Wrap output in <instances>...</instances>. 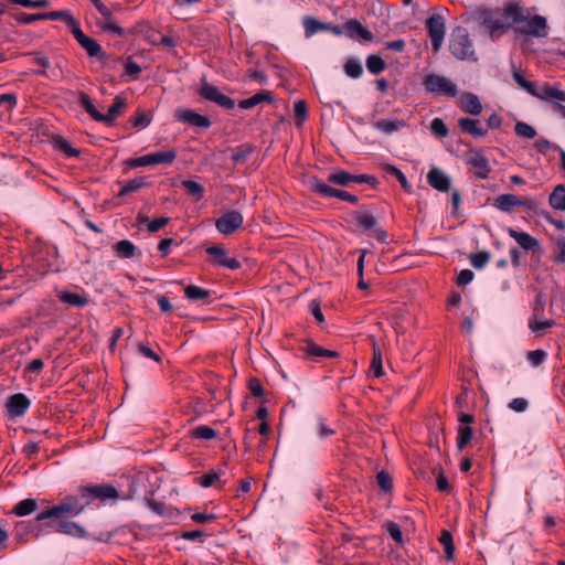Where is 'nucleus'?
<instances>
[{
  "label": "nucleus",
  "instance_id": "393cba45",
  "mask_svg": "<svg viewBox=\"0 0 565 565\" xmlns=\"http://www.w3.org/2000/svg\"><path fill=\"white\" fill-rule=\"evenodd\" d=\"M508 234L525 250H535L540 247V242L529 233L519 232L510 227L508 228Z\"/></svg>",
  "mask_w": 565,
  "mask_h": 565
},
{
  "label": "nucleus",
  "instance_id": "0eeeda50",
  "mask_svg": "<svg viewBox=\"0 0 565 565\" xmlns=\"http://www.w3.org/2000/svg\"><path fill=\"white\" fill-rule=\"evenodd\" d=\"M309 189L323 198H338L350 203H356L358 196L347 191L334 189L318 178H311Z\"/></svg>",
  "mask_w": 565,
  "mask_h": 565
},
{
  "label": "nucleus",
  "instance_id": "c03bdc74",
  "mask_svg": "<svg viewBox=\"0 0 565 565\" xmlns=\"http://www.w3.org/2000/svg\"><path fill=\"white\" fill-rule=\"evenodd\" d=\"M439 542L444 546L447 561H452L455 556V545L451 533L447 530H443L439 536Z\"/></svg>",
  "mask_w": 565,
  "mask_h": 565
},
{
  "label": "nucleus",
  "instance_id": "de8ad7c7",
  "mask_svg": "<svg viewBox=\"0 0 565 565\" xmlns=\"http://www.w3.org/2000/svg\"><path fill=\"white\" fill-rule=\"evenodd\" d=\"M191 436L196 439L212 440L217 437V431L209 426L201 425L191 430Z\"/></svg>",
  "mask_w": 565,
  "mask_h": 565
},
{
  "label": "nucleus",
  "instance_id": "473e14b6",
  "mask_svg": "<svg viewBox=\"0 0 565 565\" xmlns=\"http://www.w3.org/2000/svg\"><path fill=\"white\" fill-rule=\"evenodd\" d=\"M38 501L35 499H24L18 502L11 513L17 516H25L38 510Z\"/></svg>",
  "mask_w": 565,
  "mask_h": 565
},
{
  "label": "nucleus",
  "instance_id": "bb28decb",
  "mask_svg": "<svg viewBox=\"0 0 565 565\" xmlns=\"http://www.w3.org/2000/svg\"><path fill=\"white\" fill-rule=\"evenodd\" d=\"M57 532L75 537L87 536V532L82 525L73 521H67L65 518L58 521Z\"/></svg>",
  "mask_w": 565,
  "mask_h": 565
},
{
  "label": "nucleus",
  "instance_id": "338daca9",
  "mask_svg": "<svg viewBox=\"0 0 565 565\" xmlns=\"http://www.w3.org/2000/svg\"><path fill=\"white\" fill-rule=\"evenodd\" d=\"M547 354L544 350H534L527 353V360L533 366H540L546 359Z\"/></svg>",
  "mask_w": 565,
  "mask_h": 565
},
{
  "label": "nucleus",
  "instance_id": "cd10ccee",
  "mask_svg": "<svg viewBox=\"0 0 565 565\" xmlns=\"http://www.w3.org/2000/svg\"><path fill=\"white\" fill-rule=\"evenodd\" d=\"M302 350H303V352L307 355L312 356V358H329V359H333V358H338L339 356V352L333 351V350L324 349V348L316 344L312 341H308L306 343V345L302 348Z\"/></svg>",
  "mask_w": 565,
  "mask_h": 565
},
{
  "label": "nucleus",
  "instance_id": "f8f14e48",
  "mask_svg": "<svg viewBox=\"0 0 565 565\" xmlns=\"http://www.w3.org/2000/svg\"><path fill=\"white\" fill-rule=\"evenodd\" d=\"M466 163L469 166V172L477 179H487L491 172L489 160L480 150H472Z\"/></svg>",
  "mask_w": 565,
  "mask_h": 565
},
{
  "label": "nucleus",
  "instance_id": "9d476101",
  "mask_svg": "<svg viewBox=\"0 0 565 565\" xmlns=\"http://www.w3.org/2000/svg\"><path fill=\"white\" fill-rule=\"evenodd\" d=\"M79 513H82V511L73 495H67L58 504L44 510V515L50 516V519H64L66 516L78 515Z\"/></svg>",
  "mask_w": 565,
  "mask_h": 565
},
{
  "label": "nucleus",
  "instance_id": "2f4dec72",
  "mask_svg": "<svg viewBox=\"0 0 565 565\" xmlns=\"http://www.w3.org/2000/svg\"><path fill=\"white\" fill-rule=\"evenodd\" d=\"M44 20H62L67 24L72 33L74 32L75 28L79 25L73 15L67 11L44 12Z\"/></svg>",
  "mask_w": 565,
  "mask_h": 565
},
{
  "label": "nucleus",
  "instance_id": "69168bd1",
  "mask_svg": "<svg viewBox=\"0 0 565 565\" xmlns=\"http://www.w3.org/2000/svg\"><path fill=\"white\" fill-rule=\"evenodd\" d=\"M17 22L21 24H30L34 21L44 20V12L43 13H25L20 12L15 15Z\"/></svg>",
  "mask_w": 565,
  "mask_h": 565
},
{
  "label": "nucleus",
  "instance_id": "7ed1b4c3",
  "mask_svg": "<svg viewBox=\"0 0 565 565\" xmlns=\"http://www.w3.org/2000/svg\"><path fill=\"white\" fill-rule=\"evenodd\" d=\"M449 50L451 54L458 60L477 61L475 51L472 49V42L469 39V34L466 29L458 28L454 31L449 42Z\"/></svg>",
  "mask_w": 565,
  "mask_h": 565
},
{
  "label": "nucleus",
  "instance_id": "e433bc0d",
  "mask_svg": "<svg viewBox=\"0 0 565 565\" xmlns=\"http://www.w3.org/2000/svg\"><path fill=\"white\" fill-rule=\"evenodd\" d=\"M377 220L374 215L369 213L356 212L355 225L363 231H373L376 227Z\"/></svg>",
  "mask_w": 565,
  "mask_h": 565
},
{
  "label": "nucleus",
  "instance_id": "13d9d810",
  "mask_svg": "<svg viewBox=\"0 0 565 565\" xmlns=\"http://www.w3.org/2000/svg\"><path fill=\"white\" fill-rule=\"evenodd\" d=\"M490 258H491V256H490L489 252L480 250L470 256V263L475 268L481 269L488 264Z\"/></svg>",
  "mask_w": 565,
  "mask_h": 565
},
{
  "label": "nucleus",
  "instance_id": "a18cd8bd",
  "mask_svg": "<svg viewBox=\"0 0 565 565\" xmlns=\"http://www.w3.org/2000/svg\"><path fill=\"white\" fill-rule=\"evenodd\" d=\"M512 76L515 83L522 89L526 90L530 95L536 94V84L534 82L527 81L520 70H513Z\"/></svg>",
  "mask_w": 565,
  "mask_h": 565
},
{
  "label": "nucleus",
  "instance_id": "a19ab883",
  "mask_svg": "<svg viewBox=\"0 0 565 565\" xmlns=\"http://www.w3.org/2000/svg\"><path fill=\"white\" fill-rule=\"evenodd\" d=\"M53 146L55 149L65 153L67 157H77L79 156V150L72 147L71 143L62 136L53 137Z\"/></svg>",
  "mask_w": 565,
  "mask_h": 565
},
{
  "label": "nucleus",
  "instance_id": "603ef678",
  "mask_svg": "<svg viewBox=\"0 0 565 565\" xmlns=\"http://www.w3.org/2000/svg\"><path fill=\"white\" fill-rule=\"evenodd\" d=\"M146 185L145 178H135L126 182L118 193V196H125L129 193L136 192Z\"/></svg>",
  "mask_w": 565,
  "mask_h": 565
},
{
  "label": "nucleus",
  "instance_id": "5701e85b",
  "mask_svg": "<svg viewBox=\"0 0 565 565\" xmlns=\"http://www.w3.org/2000/svg\"><path fill=\"white\" fill-rule=\"evenodd\" d=\"M24 55H32L33 62L41 66L40 70L34 71L33 73L39 76L52 77L57 76L56 68L51 66L50 58L43 55L40 52H28Z\"/></svg>",
  "mask_w": 565,
  "mask_h": 565
},
{
  "label": "nucleus",
  "instance_id": "ddd939ff",
  "mask_svg": "<svg viewBox=\"0 0 565 565\" xmlns=\"http://www.w3.org/2000/svg\"><path fill=\"white\" fill-rule=\"evenodd\" d=\"M92 3L95 6V8L98 10L100 15L103 17V20L97 22V25L106 31L117 34L118 36L125 35V30L119 26L114 20H113V12L109 8H107L102 0H90Z\"/></svg>",
  "mask_w": 565,
  "mask_h": 565
},
{
  "label": "nucleus",
  "instance_id": "6e6552de",
  "mask_svg": "<svg viewBox=\"0 0 565 565\" xmlns=\"http://www.w3.org/2000/svg\"><path fill=\"white\" fill-rule=\"evenodd\" d=\"M177 157L175 150L160 151L148 153L142 157L129 159L127 164L130 168L153 166V164H170Z\"/></svg>",
  "mask_w": 565,
  "mask_h": 565
},
{
  "label": "nucleus",
  "instance_id": "1a4fd4ad",
  "mask_svg": "<svg viewBox=\"0 0 565 565\" xmlns=\"http://www.w3.org/2000/svg\"><path fill=\"white\" fill-rule=\"evenodd\" d=\"M198 94L203 99L213 102L225 109H233L235 107V102L232 98L221 93L216 86L209 83L205 78L202 79Z\"/></svg>",
  "mask_w": 565,
  "mask_h": 565
},
{
  "label": "nucleus",
  "instance_id": "dca6fc26",
  "mask_svg": "<svg viewBox=\"0 0 565 565\" xmlns=\"http://www.w3.org/2000/svg\"><path fill=\"white\" fill-rule=\"evenodd\" d=\"M206 253L213 257L215 266L226 267L232 270L241 268V262L234 257H228L225 248L221 245L207 247Z\"/></svg>",
  "mask_w": 565,
  "mask_h": 565
},
{
  "label": "nucleus",
  "instance_id": "423d86ee",
  "mask_svg": "<svg viewBox=\"0 0 565 565\" xmlns=\"http://www.w3.org/2000/svg\"><path fill=\"white\" fill-rule=\"evenodd\" d=\"M423 86L427 93L455 97L458 88L449 78L438 74H427L423 78Z\"/></svg>",
  "mask_w": 565,
  "mask_h": 565
},
{
  "label": "nucleus",
  "instance_id": "79ce46f5",
  "mask_svg": "<svg viewBox=\"0 0 565 565\" xmlns=\"http://www.w3.org/2000/svg\"><path fill=\"white\" fill-rule=\"evenodd\" d=\"M114 252L120 258H131L135 255L136 246L128 239H121L114 245Z\"/></svg>",
  "mask_w": 565,
  "mask_h": 565
},
{
  "label": "nucleus",
  "instance_id": "a878e982",
  "mask_svg": "<svg viewBox=\"0 0 565 565\" xmlns=\"http://www.w3.org/2000/svg\"><path fill=\"white\" fill-rule=\"evenodd\" d=\"M460 108L472 116H478L482 111V105L479 97L472 93H463L461 95Z\"/></svg>",
  "mask_w": 565,
  "mask_h": 565
},
{
  "label": "nucleus",
  "instance_id": "20e7f679",
  "mask_svg": "<svg viewBox=\"0 0 565 565\" xmlns=\"http://www.w3.org/2000/svg\"><path fill=\"white\" fill-rule=\"evenodd\" d=\"M493 205L504 212L510 213L514 207H523L539 214V202L530 196L520 198L515 194H500L494 199Z\"/></svg>",
  "mask_w": 565,
  "mask_h": 565
},
{
  "label": "nucleus",
  "instance_id": "680f3d73",
  "mask_svg": "<svg viewBox=\"0 0 565 565\" xmlns=\"http://www.w3.org/2000/svg\"><path fill=\"white\" fill-rule=\"evenodd\" d=\"M430 129L433 134L439 138H445L449 134V130L441 118H434L430 122Z\"/></svg>",
  "mask_w": 565,
  "mask_h": 565
},
{
  "label": "nucleus",
  "instance_id": "4d7b16f0",
  "mask_svg": "<svg viewBox=\"0 0 565 565\" xmlns=\"http://www.w3.org/2000/svg\"><path fill=\"white\" fill-rule=\"evenodd\" d=\"M402 126L401 120L382 119L375 122V127L385 134L397 131Z\"/></svg>",
  "mask_w": 565,
  "mask_h": 565
},
{
  "label": "nucleus",
  "instance_id": "ea45409f",
  "mask_svg": "<svg viewBox=\"0 0 565 565\" xmlns=\"http://www.w3.org/2000/svg\"><path fill=\"white\" fill-rule=\"evenodd\" d=\"M372 345H373V358H372V362H371V371L373 372L375 377H380L384 374L382 350L375 341H373Z\"/></svg>",
  "mask_w": 565,
  "mask_h": 565
},
{
  "label": "nucleus",
  "instance_id": "f257e3e1",
  "mask_svg": "<svg viewBox=\"0 0 565 565\" xmlns=\"http://www.w3.org/2000/svg\"><path fill=\"white\" fill-rule=\"evenodd\" d=\"M478 20L492 39H498L513 24L524 20L523 7L508 3L503 9H486L478 13Z\"/></svg>",
  "mask_w": 565,
  "mask_h": 565
},
{
  "label": "nucleus",
  "instance_id": "4c0bfd02",
  "mask_svg": "<svg viewBox=\"0 0 565 565\" xmlns=\"http://www.w3.org/2000/svg\"><path fill=\"white\" fill-rule=\"evenodd\" d=\"M184 294L189 300L192 301H199L203 300L206 301L211 297V292L202 287L195 286V285H189L184 288Z\"/></svg>",
  "mask_w": 565,
  "mask_h": 565
},
{
  "label": "nucleus",
  "instance_id": "aec40b11",
  "mask_svg": "<svg viewBox=\"0 0 565 565\" xmlns=\"http://www.w3.org/2000/svg\"><path fill=\"white\" fill-rule=\"evenodd\" d=\"M344 30L351 39L360 38L364 42H372L374 40L373 33L356 19L348 20L344 24Z\"/></svg>",
  "mask_w": 565,
  "mask_h": 565
},
{
  "label": "nucleus",
  "instance_id": "f3484780",
  "mask_svg": "<svg viewBox=\"0 0 565 565\" xmlns=\"http://www.w3.org/2000/svg\"><path fill=\"white\" fill-rule=\"evenodd\" d=\"M78 44L86 51L88 56L90 57H104L105 53L103 52L102 46L98 44L96 40L93 38L87 36L79 25L75 28L74 32L72 33Z\"/></svg>",
  "mask_w": 565,
  "mask_h": 565
},
{
  "label": "nucleus",
  "instance_id": "4be33fe9",
  "mask_svg": "<svg viewBox=\"0 0 565 565\" xmlns=\"http://www.w3.org/2000/svg\"><path fill=\"white\" fill-rule=\"evenodd\" d=\"M92 501L98 500L104 502L106 500H116L119 497L117 489L111 484H97V486H88Z\"/></svg>",
  "mask_w": 565,
  "mask_h": 565
},
{
  "label": "nucleus",
  "instance_id": "7c9ffc66",
  "mask_svg": "<svg viewBox=\"0 0 565 565\" xmlns=\"http://www.w3.org/2000/svg\"><path fill=\"white\" fill-rule=\"evenodd\" d=\"M126 107V99L116 96L113 105L109 107L108 113L104 115V119L102 122L106 125H111L114 120L119 117L122 113V109Z\"/></svg>",
  "mask_w": 565,
  "mask_h": 565
},
{
  "label": "nucleus",
  "instance_id": "9b49d317",
  "mask_svg": "<svg viewBox=\"0 0 565 565\" xmlns=\"http://www.w3.org/2000/svg\"><path fill=\"white\" fill-rule=\"evenodd\" d=\"M426 29L431 39L434 52H438L441 47L446 33L444 18L439 14H433L426 21Z\"/></svg>",
  "mask_w": 565,
  "mask_h": 565
},
{
  "label": "nucleus",
  "instance_id": "f704fd0d",
  "mask_svg": "<svg viewBox=\"0 0 565 565\" xmlns=\"http://www.w3.org/2000/svg\"><path fill=\"white\" fill-rule=\"evenodd\" d=\"M254 152V146L250 143H243L234 149H232V160L236 164L245 163L250 154Z\"/></svg>",
  "mask_w": 565,
  "mask_h": 565
},
{
  "label": "nucleus",
  "instance_id": "09e8293b",
  "mask_svg": "<svg viewBox=\"0 0 565 565\" xmlns=\"http://www.w3.org/2000/svg\"><path fill=\"white\" fill-rule=\"evenodd\" d=\"M555 326V321L547 319L539 321L536 315H534L529 321V328L536 334L541 335L546 329Z\"/></svg>",
  "mask_w": 565,
  "mask_h": 565
},
{
  "label": "nucleus",
  "instance_id": "58836bf2",
  "mask_svg": "<svg viewBox=\"0 0 565 565\" xmlns=\"http://www.w3.org/2000/svg\"><path fill=\"white\" fill-rule=\"evenodd\" d=\"M58 299L62 302L74 307H84L88 303V299L86 297L66 290L60 292Z\"/></svg>",
  "mask_w": 565,
  "mask_h": 565
},
{
  "label": "nucleus",
  "instance_id": "72a5a7b5",
  "mask_svg": "<svg viewBox=\"0 0 565 565\" xmlns=\"http://www.w3.org/2000/svg\"><path fill=\"white\" fill-rule=\"evenodd\" d=\"M550 205L559 211H565V185L557 184L548 198Z\"/></svg>",
  "mask_w": 565,
  "mask_h": 565
},
{
  "label": "nucleus",
  "instance_id": "b1692460",
  "mask_svg": "<svg viewBox=\"0 0 565 565\" xmlns=\"http://www.w3.org/2000/svg\"><path fill=\"white\" fill-rule=\"evenodd\" d=\"M458 126L463 134L475 138L484 137L488 132V129L483 128L478 119L463 117L458 120Z\"/></svg>",
  "mask_w": 565,
  "mask_h": 565
},
{
  "label": "nucleus",
  "instance_id": "8fccbe9b",
  "mask_svg": "<svg viewBox=\"0 0 565 565\" xmlns=\"http://www.w3.org/2000/svg\"><path fill=\"white\" fill-rule=\"evenodd\" d=\"M352 174L344 170L333 172L328 177L329 183H333L341 186H348L350 183H352Z\"/></svg>",
  "mask_w": 565,
  "mask_h": 565
},
{
  "label": "nucleus",
  "instance_id": "6e6d98bb",
  "mask_svg": "<svg viewBox=\"0 0 565 565\" xmlns=\"http://www.w3.org/2000/svg\"><path fill=\"white\" fill-rule=\"evenodd\" d=\"M514 131L521 138L533 139L536 137L535 128L524 121H516Z\"/></svg>",
  "mask_w": 565,
  "mask_h": 565
},
{
  "label": "nucleus",
  "instance_id": "39448f33",
  "mask_svg": "<svg viewBox=\"0 0 565 565\" xmlns=\"http://www.w3.org/2000/svg\"><path fill=\"white\" fill-rule=\"evenodd\" d=\"M523 15L524 20L520 21L519 24H513L516 33L535 38H544L547 35V23L544 17L539 14L530 17L525 8H523Z\"/></svg>",
  "mask_w": 565,
  "mask_h": 565
},
{
  "label": "nucleus",
  "instance_id": "37998d69",
  "mask_svg": "<svg viewBox=\"0 0 565 565\" xmlns=\"http://www.w3.org/2000/svg\"><path fill=\"white\" fill-rule=\"evenodd\" d=\"M181 185L186 190L188 194L194 199V201H200L204 196V188L196 181L183 180Z\"/></svg>",
  "mask_w": 565,
  "mask_h": 565
},
{
  "label": "nucleus",
  "instance_id": "3c124183",
  "mask_svg": "<svg viewBox=\"0 0 565 565\" xmlns=\"http://www.w3.org/2000/svg\"><path fill=\"white\" fill-rule=\"evenodd\" d=\"M472 428L470 426H459L458 427V437H457V448L459 450H463L468 443L472 438Z\"/></svg>",
  "mask_w": 565,
  "mask_h": 565
},
{
  "label": "nucleus",
  "instance_id": "774afa93",
  "mask_svg": "<svg viewBox=\"0 0 565 565\" xmlns=\"http://www.w3.org/2000/svg\"><path fill=\"white\" fill-rule=\"evenodd\" d=\"M557 255L553 258L555 263H565V237L556 241Z\"/></svg>",
  "mask_w": 565,
  "mask_h": 565
},
{
  "label": "nucleus",
  "instance_id": "6ab92c4d",
  "mask_svg": "<svg viewBox=\"0 0 565 565\" xmlns=\"http://www.w3.org/2000/svg\"><path fill=\"white\" fill-rule=\"evenodd\" d=\"M533 96L541 100L552 103L554 108L556 104H559L558 102H565V92L548 84H544L542 87L536 86V94Z\"/></svg>",
  "mask_w": 565,
  "mask_h": 565
},
{
  "label": "nucleus",
  "instance_id": "c756f323",
  "mask_svg": "<svg viewBox=\"0 0 565 565\" xmlns=\"http://www.w3.org/2000/svg\"><path fill=\"white\" fill-rule=\"evenodd\" d=\"M302 25L305 29L306 38H311L318 32L326 31L327 28L326 22H321L311 15H305L302 18Z\"/></svg>",
  "mask_w": 565,
  "mask_h": 565
},
{
  "label": "nucleus",
  "instance_id": "49530a36",
  "mask_svg": "<svg viewBox=\"0 0 565 565\" xmlns=\"http://www.w3.org/2000/svg\"><path fill=\"white\" fill-rule=\"evenodd\" d=\"M366 67L370 73L377 75L386 68V63L380 55L371 54L366 58Z\"/></svg>",
  "mask_w": 565,
  "mask_h": 565
},
{
  "label": "nucleus",
  "instance_id": "4468645a",
  "mask_svg": "<svg viewBox=\"0 0 565 565\" xmlns=\"http://www.w3.org/2000/svg\"><path fill=\"white\" fill-rule=\"evenodd\" d=\"M243 215L238 211H228L218 217L215 222L217 231L228 235L238 230L243 224Z\"/></svg>",
  "mask_w": 565,
  "mask_h": 565
},
{
  "label": "nucleus",
  "instance_id": "f03ea898",
  "mask_svg": "<svg viewBox=\"0 0 565 565\" xmlns=\"http://www.w3.org/2000/svg\"><path fill=\"white\" fill-rule=\"evenodd\" d=\"M45 519H50V516L44 515L43 510L32 520L17 522L12 532L13 541L18 545H23L30 541L31 536L35 539L43 536V530L39 521H44Z\"/></svg>",
  "mask_w": 565,
  "mask_h": 565
},
{
  "label": "nucleus",
  "instance_id": "c85d7f7f",
  "mask_svg": "<svg viewBox=\"0 0 565 565\" xmlns=\"http://www.w3.org/2000/svg\"><path fill=\"white\" fill-rule=\"evenodd\" d=\"M263 102H267V103L273 102L271 92H269V90L258 92L255 95H253L252 97L241 100L238 103V107L242 109H249V108L257 106L258 104H260Z\"/></svg>",
  "mask_w": 565,
  "mask_h": 565
},
{
  "label": "nucleus",
  "instance_id": "2eb2a0df",
  "mask_svg": "<svg viewBox=\"0 0 565 565\" xmlns=\"http://www.w3.org/2000/svg\"><path fill=\"white\" fill-rule=\"evenodd\" d=\"M174 118L193 127L209 128L211 126V120L207 116L200 115L188 108H178L174 113Z\"/></svg>",
  "mask_w": 565,
  "mask_h": 565
},
{
  "label": "nucleus",
  "instance_id": "412c9836",
  "mask_svg": "<svg viewBox=\"0 0 565 565\" xmlns=\"http://www.w3.org/2000/svg\"><path fill=\"white\" fill-rule=\"evenodd\" d=\"M427 182L439 192H448L450 190V178L438 168H433L427 173Z\"/></svg>",
  "mask_w": 565,
  "mask_h": 565
},
{
  "label": "nucleus",
  "instance_id": "052dcab7",
  "mask_svg": "<svg viewBox=\"0 0 565 565\" xmlns=\"http://www.w3.org/2000/svg\"><path fill=\"white\" fill-rule=\"evenodd\" d=\"M376 481L381 490L390 492L393 489V479L388 472L381 470L376 475Z\"/></svg>",
  "mask_w": 565,
  "mask_h": 565
},
{
  "label": "nucleus",
  "instance_id": "864d4df0",
  "mask_svg": "<svg viewBox=\"0 0 565 565\" xmlns=\"http://www.w3.org/2000/svg\"><path fill=\"white\" fill-rule=\"evenodd\" d=\"M344 72L352 78H359L363 74V67L356 58H349L344 64Z\"/></svg>",
  "mask_w": 565,
  "mask_h": 565
},
{
  "label": "nucleus",
  "instance_id": "0e129e2a",
  "mask_svg": "<svg viewBox=\"0 0 565 565\" xmlns=\"http://www.w3.org/2000/svg\"><path fill=\"white\" fill-rule=\"evenodd\" d=\"M151 122V115L146 110H138L136 116L131 119L134 127H147Z\"/></svg>",
  "mask_w": 565,
  "mask_h": 565
},
{
  "label": "nucleus",
  "instance_id": "a211bd4d",
  "mask_svg": "<svg viewBox=\"0 0 565 565\" xmlns=\"http://www.w3.org/2000/svg\"><path fill=\"white\" fill-rule=\"evenodd\" d=\"M30 399L22 393L13 394L7 402V412L10 417H20L30 407Z\"/></svg>",
  "mask_w": 565,
  "mask_h": 565
},
{
  "label": "nucleus",
  "instance_id": "c9c22d12",
  "mask_svg": "<svg viewBox=\"0 0 565 565\" xmlns=\"http://www.w3.org/2000/svg\"><path fill=\"white\" fill-rule=\"evenodd\" d=\"M79 104L81 106L86 110L87 114H89V116L96 120V121H99L102 122L103 119H104V114L99 113L96 107L94 106L90 97L88 96V94L84 93V92H81L79 93Z\"/></svg>",
  "mask_w": 565,
  "mask_h": 565
},
{
  "label": "nucleus",
  "instance_id": "bf43d9fd",
  "mask_svg": "<svg viewBox=\"0 0 565 565\" xmlns=\"http://www.w3.org/2000/svg\"><path fill=\"white\" fill-rule=\"evenodd\" d=\"M384 169L388 174L394 175L398 180L404 190H411V184L408 183L405 174L398 168L392 164H386Z\"/></svg>",
  "mask_w": 565,
  "mask_h": 565
},
{
  "label": "nucleus",
  "instance_id": "5fc2aeb1",
  "mask_svg": "<svg viewBox=\"0 0 565 565\" xmlns=\"http://www.w3.org/2000/svg\"><path fill=\"white\" fill-rule=\"evenodd\" d=\"M73 498L76 500V504L78 505L82 512L87 505H89L93 502L88 487L79 488L78 492L76 494H73Z\"/></svg>",
  "mask_w": 565,
  "mask_h": 565
},
{
  "label": "nucleus",
  "instance_id": "e2e57ef3",
  "mask_svg": "<svg viewBox=\"0 0 565 565\" xmlns=\"http://www.w3.org/2000/svg\"><path fill=\"white\" fill-rule=\"evenodd\" d=\"M307 113H308V108H307L306 102L305 100H298L295 104V107H294V114H295L296 125L297 126H301L302 125V122L307 118Z\"/></svg>",
  "mask_w": 565,
  "mask_h": 565
}]
</instances>
